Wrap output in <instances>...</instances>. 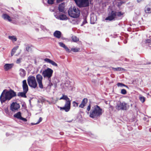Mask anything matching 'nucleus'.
<instances>
[{
  "label": "nucleus",
  "instance_id": "nucleus-47",
  "mask_svg": "<svg viewBox=\"0 0 151 151\" xmlns=\"http://www.w3.org/2000/svg\"><path fill=\"white\" fill-rule=\"evenodd\" d=\"M149 6H150V7L151 8V6L150 3V4L149 5Z\"/></svg>",
  "mask_w": 151,
  "mask_h": 151
},
{
  "label": "nucleus",
  "instance_id": "nucleus-31",
  "mask_svg": "<svg viewBox=\"0 0 151 151\" xmlns=\"http://www.w3.org/2000/svg\"><path fill=\"white\" fill-rule=\"evenodd\" d=\"M72 38L74 42H77L79 40L78 38H77V37L75 36H72Z\"/></svg>",
  "mask_w": 151,
  "mask_h": 151
},
{
  "label": "nucleus",
  "instance_id": "nucleus-32",
  "mask_svg": "<svg viewBox=\"0 0 151 151\" xmlns=\"http://www.w3.org/2000/svg\"><path fill=\"white\" fill-rule=\"evenodd\" d=\"M71 50L74 52H77L80 50V48H73L71 49Z\"/></svg>",
  "mask_w": 151,
  "mask_h": 151
},
{
  "label": "nucleus",
  "instance_id": "nucleus-46",
  "mask_svg": "<svg viewBox=\"0 0 151 151\" xmlns=\"http://www.w3.org/2000/svg\"><path fill=\"white\" fill-rule=\"evenodd\" d=\"M72 122V120L69 121H68L67 122Z\"/></svg>",
  "mask_w": 151,
  "mask_h": 151
},
{
  "label": "nucleus",
  "instance_id": "nucleus-27",
  "mask_svg": "<svg viewBox=\"0 0 151 151\" xmlns=\"http://www.w3.org/2000/svg\"><path fill=\"white\" fill-rule=\"evenodd\" d=\"M19 47L18 46L14 47L12 50L11 53V56H12L16 52V50Z\"/></svg>",
  "mask_w": 151,
  "mask_h": 151
},
{
  "label": "nucleus",
  "instance_id": "nucleus-21",
  "mask_svg": "<svg viewBox=\"0 0 151 151\" xmlns=\"http://www.w3.org/2000/svg\"><path fill=\"white\" fill-rule=\"evenodd\" d=\"M2 18L5 20H7L9 22L12 21V19L9 16L6 14H4L2 15Z\"/></svg>",
  "mask_w": 151,
  "mask_h": 151
},
{
  "label": "nucleus",
  "instance_id": "nucleus-14",
  "mask_svg": "<svg viewBox=\"0 0 151 151\" xmlns=\"http://www.w3.org/2000/svg\"><path fill=\"white\" fill-rule=\"evenodd\" d=\"M22 87L23 91L27 92L28 90V87L27 84L26 80H25L22 81Z\"/></svg>",
  "mask_w": 151,
  "mask_h": 151
},
{
  "label": "nucleus",
  "instance_id": "nucleus-37",
  "mask_svg": "<svg viewBox=\"0 0 151 151\" xmlns=\"http://www.w3.org/2000/svg\"><path fill=\"white\" fill-rule=\"evenodd\" d=\"M42 117H40L38 122L35 124H36L39 123L42 120Z\"/></svg>",
  "mask_w": 151,
  "mask_h": 151
},
{
  "label": "nucleus",
  "instance_id": "nucleus-1",
  "mask_svg": "<svg viewBox=\"0 0 151 151\" xmlns=\"http://www.w3.org/2000/svg\"><path fill=\"white\" fill-rule=\"evenodd\" d=\"M16 96V93L12 90L9 91L4 90L1 93L0 96V101L2 104L6 101H9L13 97Z\"/></svg>",
  "mask_w": 151,
  "mask_h": 151
},
{
  "label": "nucleus",
  "instance_id": "nucleus-12",
  "mask_svg": "<svg viewBox=\"0 0 151 151\" xmlns=\"http://www.w3.org/2000/svg\"><path fill=\"white\" fill-rule=\"evenodd\" d=\"M14 117L18 119L21 120L24 122L27 121V119H26L22 117L21 116V113L20 112H18L15 114L14 115Z\"/></svg>",
  "mask_w": 151,
  "mask_h": 151
},
{
  "label": "nucleus",
  "instance_id": "nucleus-7",
  "mask_svg": "<svg viewBox=\"0 0 151 151\" xmlns=\"http://www.w3.org/2000/svg\"><path fill=\"white\" fill-rule=\"evenodd\" d=\"M27 81L29 86L33 88H35L37 87V83L35 77L32 76H30L28 77Z\"/></svg>",
  "mask_w": 151,
  "mask_h": 151
},
{
  "label": "nucleus",
  "instance_id": "nucleus-36",
  "mask_svg": "<svg viewBox=\"0 0 151 151\" xmlns=\"http://www.w3.org/2000/svg\"><path fill=\"white\" fill-rule=\"evenodd\" d=\"M42 117H40L38 122L35 124H36L39 123L42 120Z\"/></svg>",
  "mask_w": 151,
  "mask_h": 151
},
{
  "label": "nucleus",
  "instance_id": "nucleus-39",
  "mask_svg": "<svg viewBox=\"0 0 151 151\" xmlns=\"http://www.w3.org/2000/svg\"><path fill=\"white\" fill-rule=\"evenodd\" d=\"M54 0H48V3L49 4H52L53 3Z\"/></svg>",
  "mask_w": 151,
  "mask_h": 151
},
{
  "label": "nucleus",
  "instance_id": "nucleus-18",
  "mask_svg": "<svg viewBox=\"0 0 151 151\" xmlns=\"http://www.w3.org/2000/svg\"><path fill=\"white\" fill-rule=\"evenodd\" d=\"M59 44L60 47H63L67 52H70V50L64 43L62 42H59Z\"/></svg>",
  "mask_w": 151,
  "mask_h": 151
},
{
  "label": "nucleus",
  "instance_id": "nucleus-23",
  "mask_svg": "<svg viewBox=\"0 0 151 151\" xmlns=\"http://www.w3.org/2000/svg\"><path fill=\"white\" fill-rule=\"evenodd\" d=\"M65 4L62 3L59 5L58 9L60 12H64V7L65 6Z\"/></svg>",
  "mask_w": 151,
  "mask_h": 151
},
{
  "label": "nucleus",
  "instance_id": "nucleus-34",
  "mask_svg": "<svg viewBox=\"0 0 151 151\" xmlns=\"http://www.w3.org/2000/svg\"><path fill=\"white\" fill-rule=\"evenodd\" d=\"M73 106L74 107H77L78 106V103L76 102L75 101H74L73 102Z\"/></svg>",
  "mask_w": 151,
  "mask_h": 151
},
{
  "label": "nucleus",
  "instance_id": "nucleus-33",
  "mask_svg": "<svg viewBox=\"0 0 151 151\" xmlns=\"http://www.w3.org/2000/svg\"><path fill=\"white\" fill-rule=\"evenodd\" d=\"M26 50L28 52H30L31 51L32 48L31 47L28 46L26 47Z\"/></svg>",
  "mask_w": 151,
  "mask_h": 151
},
{
  "label": "nucleus",
  "instance_id": "nucleus-25",
  "mask_svg": "<svg viewBox=\"0 0 151 151\" xmlns=\"http://www.w3.org/2000/svg\"><path fill=\"white\" fill-rule=\"evenodd\" d=\"M150 4L151 6V3ZM145 11L146 13H151V8L150 6L149 7L148 6H147L145 8Z\"/></svg>",
  "mask_w": 151,
  "mask_h": 151
},
{
  "label": "nucleus",
  "instance_id": "nucleus-9",
  "mask_svg": "<svg viewBox=\"0 0 151 151\" xmlns=\"http://www.w3.org/2000/svg\"><path fill=\"white\" fill-rule=\"evenodd\" d=\"M116 107V109L118 110H126L128 109L129 106L126 103L123 102L118 103Z\"/></svg>",
  "mask_w": 151,
  "mask_h": 151
},
{
  "label": "nucleus",
  "instance_id": "nucleus-45",
  "mask_svg": "<svg viewBox=\"0 0 151 151\" xmlns=\"http://www.w3.org/2000/svg\"><path fill=\"white\" fill-rule=\"evenodd\" d=\"M63 0H57L58 1H63Z\"/></svg>",
  "mask_w": 151,
  "mask_h": 151
},
{
  "label": "nucleus",
  "instance_id": "nucleus-24",
  "mask_svg": "<svg viewBox=\"0 0 151 151\" xmlns=\"http://www.w3.org/2000/svg\"><path fill=\"white\" fill-rule=\"evenodd\" d=\"M27 92H26L24 91H23V92H19L18 93L17 96H21L24 98H26L27 96L26 95Z\"/></svg>",
  "mask_w": 151,
  "mask_h": 151
},
{
  "label": "nucleus",
  "instance_id": "nucleus-2",
  "mask_svg": "<svg viewBox=\"0 0 151 151\" xmlns=\"http://www.w3.org/2000/svg\"><path fill=\"white\" fill-rule=\"evenodd\" d=\"M102 109L98 106L96 105L92 108L89 116L93 118H98L102 114Z\"/></svg>",
  "mask_w": 151,
  "mask_h": 151
},
{
  "label": "nucleus",
  "instance_id": "nucleus-5",
  "mask_svg": "<svg viewBox=\"0 0 151 151\" xmlns=\"http://www.w3.org/2000/svg\"><path fill=\"white\" fill-rule=\"evenodd\" d=\"M69 15L70 17L74 18H78L80 15V12L78 8L75 7H70L68 11Z\"/></svg>",
  "mask_w": 151,
  "mask_h": 151
},
{
  "label": "nucleus",
  "instance_id": "nucleus-26",
  "mask_svg": "<svg viewBox=\"0 0 151 151\" xmlns=\"http://www.w3.org/2000/svg\"><path fill=\"white\" fill-rule=\"evenodd\" d=\"M9 39L11 40L13 42H14L17 41V38L14 36H8Z\"/></svg>",
  "mask_w": 151,
  "mask_h": 151
},
{
  "label": "nucleus",
  "instance_id": "nucleus-40",
  "mask_svg": "<svg viewBox=\"0 0 151 151\" xmlns=\"http://www.w3.org/2000/svg\"><path fill=\"white\" fill-rule=\"evenodd\" d=\"M21 59H22V58H21L18 59L16 61V63H20L21 62Z\"/></svg>",
  "mask_w": 151,
  "mask_h": 151
},
{
  "label": "nucleus",
  "instance_id": "nucleus-17",
  "mask_svg": "<svg viewBox=\"0 0 151 151\" xmlns=\"http://www.w3.org/2000/svg\"><path fill=\"white\" fill-rule=\"evenodd\" d=\"M97 20L96 16L94 14L91 15V23L92 24H93L95 23Z\"/></svg>",
  "mask_w": 151,
  "mask_h": 151
},
{
  "label": "nucleus",
  "instance_id": "nucleus-19",
  "mask_svg": "<svg viewBox=\"0 0 151 151\" xmlns=\"http://www.w3.org/2000/svg\"><path fill=\"white\" fill-rule=\"evenodd\" d=\"M13 65V64H6L4 66V69L5 70H7L12 68Z\"/></svg>",
  "mask_w": 151,
  "mask_h": 151
},
{
  "label": "nucleus",
  "instance_id": "nucleus-43",
  "mask_svg": "<svg viewBox=\"0 0 151 151\" xmlns=\"http://www.w3.org/2000/svg\"><path fill=\"white\" fill-rule=\"evenodd\" d=\"M87 21L86 19H84L83 22V24H84L87 23Z\"/></svg>",
  "mask_w": 151,
  "mask_h": 151
},
{
  "label": "nucleus",
  "instance_id": "nucleus-28",
  "mask_svg": "<svg viewBox=\"0 0 151 151\" xmlns=\"http://www.w3.org/2000/svg\"><path fill=\"white\" fill-rule=\"evenodd\" d=\"M139 99L140 101L142 103H144L145 101V97L141 95L139 96Z\"/></svg>",
  "mask_w": 151,
  "mask_h": 151
},
{
  "label": "nucleus",
  "instance_id": "nucleus-48",
  "mask_svg": "<svg viewBox=\"0 0 151 151\" xmlns=\"http://www.w3.org/2000/svg\"><path fill=\"white\" fill-rule=\"evenodd\" d=\"M148 64H151V62L149 63Z\"/></svg>",
  "mask_w": 151,
  "mask_h": 151
},
{
  "label": "nucleus",
  "instance_id": "nucleus-35",
  "mask_svg": "<svg viewBox=\"0 0 151 151\" xmlns=\"http://www.w3.org/2000/svg\"><path fill=\"white\" fill-rule=\"evenodd\" d=\"M121 93L123 94H125L127 93L125 89H122L121 91Z\"/></svg>",
  "mask_w": 151,
  "mask_h": 151
},
{
  "label": "nucleus",
  "instance_id": "nucleus-15",
  "mask_svg": "<svg viewBox=\"0 0 151 151\" xmlns=\"http://www.w3.org/2000/svg\"><path fill=\"white\" fill-rule=\"evenodd\" d=\"M44 60L46 62L50 63L54 66L56 67H57L58 66V65L56 63L48 58H45L44 59Z\"/></svg>",
  "mask_w": 151,
  "mask_h": 151
},
{
  "label": "nucleus",
  "instance_id": "nucleus-41",
  "mask_svg": "<svg viewBox=\"0 0 151 151\" xmlns=\"http://www.w3.org/2000/svg\"><path fill=\"white\" fill-rule=\"evenodd\" d=\"M91 105L90 104L87 107V110L88 111H89L91 109Z\"/></svg>",
  "mask_w": 151,
  "mask_h": 151
},
{
  "label": "nucleus",
  "instance_id": "nucleus-38",
  "mask_svg": "<svg viewBox=\"0 0 151 151\" xmlns=\"http://www.w3.org/2000/svg\"><path fill=\"white\" fill-rule=\"evenodd\" d=\"M145 42L146 43H151V38L146 40H145Z\"/></svg>",
  "mask_w": 151,
  "mask_h": 151
},
{
  "label": "nucleus",
  "instance_id": "nucleus-16",
  "mask_svg": "<svg viewBox=\"0 0 151 151\" xmlns=\"http://www.w3.org/2000/svg\"><path fill=\"white\" fill-rule=\"evenodd\" d=\"M87 101L88 100L87 99H84L82 101L81 104L79 105V107L82 108H83L87 103Z\"/></svg>",
  "mask_w": 151,
  "mask_h": 151
},
{
  "label": "nucleus",
  "instance_id": "nucleus-29",
  "mask_svg": "<svg viewBox=\"0 0 151 151\" xmlns=\"http://www.w3.org/2000/svg\"><path fill=\"white\" fill-rule=\"evenodd\" d=\"M113 69L114 70V71H124L125 70L122 68H113Z\"/></svg>",
  "mask_w": 151,
  "mask_h": 151
},
{
  "label": "nucleus",
  "instance_id": "nucleus-8",
  "mask_svg": "<svg viewBox=\"0 0 151 151\" xmlns=\"http://www.w3.org/2000/svg\"><path fill=\"white\" fill-rule=\"evenodd\" d=\"M77 5L80 7L88 6L89 5V0H74Z\"/></svg>",
  "mask_w": 151,
  "mask_h": 151
},
{
  "label": "nucleus",
  "instance_id": "nucleus-44",
  "mask_svg": "<svg viewBox=\"0 0 151 151\" xmlns=\"http://www.w3.org/2000/svg\"><path fill=\"white\" fill-rule=\"evenodd\" d=\"M41 28L42 30H44L45 29V27L44 26H41Z\"/></svg>",
  "mask_w": 151,
  "mask_h": 151
},
{
  "label": "nucleus",
  "instance_id": "nucleus-42",
  "mask_svg": "<svg viewBox=\"0 0 151 151\" xmlns=\"http://www.w3.org/2000/svg\"><path fill=\"white\" fill-rule=\"evenodd\" d=\"M52 84L51 83H50L48 86V87L50 88L52 86Z\"/></svg>",
  "mask_w": 151,
  "mask_h": 151
},
{
  "label": "nucleus",
  "instance_id": "nucleus-6",
  "mask_svg": "<svg viewBox=\"0 0 151 151\" xmlns=\"http://www.w3.org/2000/svg\"><path fill=\"white\" fill-rule=\"evenodd\" d=\"M53 71L49 68L44 70L42 73V75L44 78L47 79L49 82H50L51 77H52Z\"/></svg>",
  "mask_w": 151,
  "mask_h": 151
},
{
  "label": "nucleus",
  "instance_id": "nucleus-22",
  "mask_svg": "<svg viewBox=\"0 0 151 151\" xmlns=\"http://www.w3.org/2000/svg\"><path fill=\"white\" fill-rule=\"evenodd\" d=\"M19 74L21 77L24 78L26 75L25 71L23 69H20L19 70Z\"/></svg>",
  "mask_w": 151,
  "mask_h": 151
},
{
  "label": "nucleus",
  "instance_id": "nucleus-4",
  "mask_svg": "<svg viewBox=\"0 0 151 151\" xmlns=\"http://www.w3.org/2000/svg\"><path fill=\"white\" fill-rule=\"evenodd\" d=\"M123 15L120 12L112 11L109 16L106 18V20L111 21L119 19V18Z\"/></svg>",
  "mask_w": 151,
  "mask_h": 151
},
{
  "label": "nucleus",
  "instance_id": "nucleus-20",
  "mask_svg": "<svg viewBox=\"0 0 151 151\" xmlns=\"http://www.w3.org/2000/svg\"><path fill=\"white\" fill-rule=\"evenodd\" d=\"M61 32L58 31H56L53 34L54 36L58 39L61 37Z\"/></svg>",
  "mask_w": 151,
  "mask_h": 151
},
{
  "label": "nucleus",
  "instance_id": "nucleus-30",
  "mask_svg": "<svg viewBox=\"0 0 151 151\" xmlns=\"http://www.w3.org/2000/svg\"><path fill=\"white\" fill-rule=\"evenodd\" d=\"M117 86L118 87H122L123 86H125V87H127V88H128V87L127 86L124 84H123L122 83H119L117 84Z\"/></svg>",
  "mask_w": 151,
  "mask_h": 151
},
{
  "label": "nucleus",
  "instance_id": "nucleus-3",
  "mask_svg": "<svg viewBox=\"0 0 151 151\" xmlns=\"http://www.w3.org/2000/svg\"><path fill=\"white\" fill-rule=\"evenodd\" d=\"M60 100H64L65 101V104L64 107L61 108V109L64 110L66 112L68 111L70 108L71 100L67 95L63 94Z\"/></svg>",
  "mask_w": 151,
  "mask_h": 151
},
{
  "label": "nucleus",
  "instance_id": "nucleus-10",
  "mask_svg": "<svg viewBox=\"0 0 151 151\" xmlns=\"http://www.w3.org/2000/svg\"><path fill=\"white\" fill-rule=\"evenodd\" d=\"M20 107V106L19 104L16 102H13L11 105L10 109L12 111L15 112L17 111Z\"/></svg>",
  "mask_w": 151,
  "mask_h": 151
},
{
  "label": "nucleus",
  "instance_id": "nucleus-13",
  "mask_svg": "<svg viewBox=\"0 0 151 151\" xmlns=\"http://www.w3.org/2000/svg\"><path fill=\"white\" fill-rule=\"evenodd\" d=\"M54 15L56 18L61 20H65L67 19V16L64 14H61L58 15L56 13L54 14Z\"/></svg>",
  "mask_w": 151,
  "mask_h": 151
},
{
  "label": "nucleus",
  "instance_id": "nucleus-11",
  "mask_svg": "<svg viewBox=\"0 0 151 151\" xmlns=\"http://www.w3.org/2000/svg\"><path fill=\"white\" fill-rule=\"evenodd\" d=\"M36 78L39 87L41 88H43V85L42 83L43 79L42 76L40 74H37L36 75Z\"/></svg>",
  "mask_w": 151,
  "mask_h": 151
}]
</instances>
